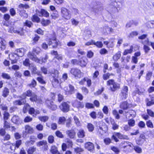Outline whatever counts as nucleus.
Segmentation results:
<instances>
[{
    "label": "nucleus",
    "mask_w": 154,
    "mask_h": 154,
    "mask_svg": "<svg viewBox=\"0 0 154 154\" xmlns=\"http://www.w3.org/2000/svg\"><path fill=\"white\" fill-rule=\"evenodd\" d=\"M128 89L127 86H124L122 88L119 94V96L122 100H125L127 98L128 94Z\"/></svg>",
    "instance_id": "8"
},
{
    "label": "nucleus",
    "mask_w": 154,
    "mask_h": 154,
    "mask_svg": "<svg viewBox=\"0 0 154 154\" xmlns=\"http://www.w3.org/2000/svg\"><path fill=\"white\" fill-rule=\"evenodd\" d=\"M60 109L64 112H67L69 110V106L67 102H63L60 106Z\"/></svg>",
    "instance_id": "16"
},
{
    "label": "nucleus",
    "mask_w": 154,
    "mask_h": 154,
    "mask_svg": "<svg viewBox=\"0 0 154 154\" xmlns=\"http://www.w3.org/2000/svg\"><path fill=\"white\" fill-rule=\"evenodd\" d=\"M134 149L138 153H140L142 152V149L139 146H134Z\"/></svg>",
    "instance_id": "57"
},
{
    "label": "nucleus",
    "mask_w": 154,
    "mask_h": 154,
    "mask_svg": "<svg viewBox=\"0 0 154 154\" xmlns=\"http://www.w3.org/2000/svg\"><path fill=\"white\" fill-rule=\"evenodd\" d=\"M138 34V33L137 32L134 31L132 32H131L128 36L129 38H132L134 36H136Z\"/></svg>",
    "instance_id": "62"
},
{
    "label": "nucleus",
    "mask_w": 154,
    "mask_h": 154,
    "mask_svg": "<svg viewBox=\"0 0 154 154\" xmlns=\"http://www.w3.org/2000/svg\"><path fill=\"white\" fill-rule=\"evenodd\" d=\"M87 128L89 132H91L93 131L94 129V126L91 123H88L87 125Z\"/></svg>",
    "instance_id": "45"
},
{
    "label": "nucleus",
    "mask_w": 154,
    "mask_h": 154,
    "mask_svg": "<svg viewBox=\"0 0 154 154\" xmlns=\"http://www.w3.org/2000/svg\"><path fill=\"white\" fill-rule=\"evenodd\" d=\"M112 75V74H110L109 73H107L106 74H105L103 75V79L104 80H106L108 79L109 76L111 75Z\"/></svg>",
    "instance_id": "59"
},
{
    "label": "nucleus",
    "mask_w": 154,
    "mask_h": 154,
    "mask_svg": "<svg viewBox=\"0 0 154 154\" xmlns=\"http://www.w3.org/2000/svg\"><path fill=\"white\" fill-rule=\"evenodd\" d=\"M107 85L109 86L110 90L112 92H115L120 88V84L112 79H109L107 82Z\"/></svg>",
    "instance_id": "2"
},
{
    "label": "nucleus",
    "mask_w": 154,
    "mask_h": 154,
    "mask_svg": "<svg viewBox=\"0 0 154 154\" xmlns=\"http://www.w3.org/2000/svg\"><path fill=\"white\" fill-rule=\"evenodd\" d=\"M29 8V5L27 4H20L18 6V10L19 12L20 16L23 18H27L28 16L24 8L27 9Z\"/></svg>",
    "instance_id": "3"
},
{
    "label": "nucleus",
    "mask_w": 154,
    "mask_h": 154,
    "mask_svg": "<svg viewBox=\"0 0 154 154\" xmlns=\"http://www.w3.org/2000/svg\"><path fill=\"white\" fill-rule=\"evenodd\" d=\"M9 57L10 58V60H11L12 58H19V57L17 56L16 52H15L14 53H12L11 54H9Z\"/></svg>",
    "instance_id": "55"
},
{
    "label": "nucleus",
    "mask_w": 154,
    "mask_h": 154,
    "mask_svg": "<svg viewBox=\"0 0 154 154\" xmlns=\"http://www.w3.org/2000/svg\"><path fill=\"white\" fill-rule=\"evenodd\" d=\"M94 45L99 48H101L103 46V43L100 41H97L96 42L95 41V43L94 44Z\"/></svg>",
    "instance_id": "52"
},
{
    "label": "nucleus",
    "mask_w": 154,
    "mask_h": 154,
    "mask_svg": "<svg viewBox=\"0 0 154 154\" xmlns=\"http://www.w3.org/2000/svg\"><path fill=\"white\" fill-rule=\"evenodd\" d=\"M8 32L10 33L14 32V33H17L18 34L21 35H23L24 34L23 28H20L18 30H15L14 29V27L12 26L9 27Z\"/></svg>",
    "instance_id": "11"
},
{
    "label": "nucleus",
    "mask_w": 154,
    "mask_h": 154,
    "mask_svg": "<svg viewBox=\"0 0 154 154\" xmlns=\"http://www.w3.org/2000/svg\"><path fill=\"white\" fill-rule=\"evenodd\" d=\"M99 52L101 55H105L108 53V51L105 48H103L100 50Z\"/></svg>",
    "instance_id": "58"
},
{
    "label": "nucleus",
    "mask_w": 154,
    "mask_h": 154,
    "mask_svg": "<svg viewBox=\"0 0 154 154\" xmlns=\"http://www.w3.org/2000/svg\"><path fill=\"white\" fill-rule=\"evenodd\" d=\"M66 121V119L64 117H61L59 118L58 120V123L60 124H62L64 123Z\"/></svg>",
    "instance_id": "54"
},
{
    "label": "nucleus",
    "mask_w": 154,
    "mask_h": 154,
    "mask_svg": "<svg viewBox=\"0 0 154 154\" xmlns=\"http://www.w3.org/2000/svg\"><path fill=\"white\" fill-rule=\"evenodd\" d=\"M29 114L32 115L33 116L35 117L37 114L40 113V112L38 110H35L33 108H30L29 110Z\"/></svg>",
    "instance_id": "26"
},
{
    "label": "nucleus",
    "mask_w": 154,
    "mask_h": 154,
    "mask_svg": "<svg viewBox=\"0 0 154 154\" xmlns=\"http://www.w3.org/2000/svg\"><path fill=\"white\" fill-rule=\"evenodd\" d=\"M128 124L130 127H133L135 125V121L133 119H130L128 121Z\"/></svg>",
    "instance_id": "51"
},
{
    "label": "nucleus",
    "mask_w": 154,
    "mask_h": 154,
    "mask_svg": "<svg viewBox=\"0 0 154 154\" xmlns=\"http://www.w3.org/2000/svg\"><path fill=\"white\" fill-rule=\"evenodd\" d=\"M12 122L17 125L20 124L22 121L20 120L19 117L18 116H14L11 119Z\"/></svg>",
    "instance_id": "24"
},
{
    "label": "nucleus",
    "mask_w": 154,
    "mask_h": 154,
    "mask_svg": "<svg viewBox=\"0 0 154 154\" xmlns=\"http://www.w3.org/2000/svg\"><path fill=\"white\" fill-rule=\"evenodd\" d=\"M50 152L52 154H60L57 148L55 146H52L51 148Z\"/></svg>",
    "instance_id": "33"
},
{
    "label": "nucleus",
    "mask_w": 154,
    "mask_h": 154,
    "mask_svg": "<svg viewBox=\"0 0 154 154\" xmlns=\"http://www.w3.org/2000/svg\"><path fill=\"white\" fill-rule=\"evenodd\" d=\"M15 52L18 57H22L24 55V50L23 48H20L19 49H17V50L15 51Z\"/></svg>",
    "instance_id": "27"
},
{
    "label": "nucleus",
    "mask_w": 154,
    "mask_h": 154,
    "mask_svg": "<svg viewBox=\"0 0 154 154\" xmlns=\"http://www.w3.org/2000/svg\"><path fill=\"white\" fill-rule=\"evenodd\" d=\"M25 131L23 132V135L25 134V135L27 134H32L33 133V129L29 125H27L25 127Z\"/></svg>",
    "instance_id": "22"
},
{
    "label": "nucleus",
    "mask_w": 154,
    "mask_h": 154,
    "mask_svg": "<svg viewBox=\"0 0 154 154\" xmlns=\"http://www.w3.org/2000/svg\"><path fill=\"white\" fill-rule=\"evenodd\" d=\"M112 113L116 119H120V116L116 110L115 109L113 110L112 111Z\"/></svg>",
    "instance_id": "49"
},
{
    "label": "nucleus",
    "mask_w": 154,
    "mask_h": 154,
    "mask_svg": "<svg viewBox=\"0 0 154 154\" xmlns=\"http://www.w3.org/2000/svg\"><path fill=\"white\" fill-rule=\"evenodd\" d=\"M22 143V141L21 140H17L16 142L15 143H13L12 144V146H11L10 149L11 150H13L12 149L13 147H14V149H15L16 147L17 148H18L19 146L21 145Z\"/></svg>",
    "instance_id": "30"
},
{
    "label": "nucleus",
    "mask_w": 154,
    "mask_h": 154,
    "mask_svg": "<svg viewBox=\"0 0 154 154\" xmlns=\"http://www.w3.org/2000/svg\"><path fill=\"white\" fill-rule=\"evenodd\" d=\"M37 15H34L32 17V20L33 22L38 23L40 22V19L37 16Z\"/></svg>",
    "instance_id": "48"
},
{
    "label": "nucleus",
    "mask_w": 154,
    "mask_h": 154,
    "mask_svg": "<svg viewBox=\"0 0 154 154\" xmlns=\"http://www.w3.org/2000/svg\"><path fill=\"white\" fill-rule=\"evenodd\" d=\"M36 14L40 17L44 16L46 17L49 15V13L46 11L42 9L40 10H36Z\"/></svg>",
    "instance_id": "10"
},
{
    "label": "nucleus",
    "mask_w": 154,
    "mask_h": 154,
    "mask_svg": "<svg viewBox=\"0 0 154 154\" xmlns=\"http://www.w3.org/2000/svg\"><path fill=\"white\" fill-rule=\"evenodd\" d=\"M73 106L78 108H83L84 107V105L81 102L79 101H76L73 104Z\"/></svg>",
    "instance_id": "31"
},
{
    "label": "nucleus",
    "mask_w": 154,
    "mask_h": 154,
    "mask_svg": "<svg viewBox=\"0 0 154 154\" xmlns=\"http://www.w3.org/2000/svg\"><path fill=\"white\" fill-rule=\"evenodd\" d=\"M133 24H134L136 26L137 24V22H134L133 20H130L127 23L126 27L127 28H129Z\"/></svg>",
    "instance_id": "43"
},
{
    "label": "nucleus",
    "mask_w": 154,
    "mask_h": 154,
    "mask_svg": "<svg viewBox=\"0 0 154 154\" xmlns=\"http://www.w3.org/2000/svg\"><path fill=\"white\" fill-rule=\"evenodd\" d=\"M36 148L34 147H30L27 150L28 154H32L35 151Z\"/></svg>",
    "instance_id": "53"
},
{
    "label": "nucleus",
    "mask_w": 154,
    "mask_h": 154,
    "mask_svg": "<svg viewBox=\"0 0 154 154\" xmlns=\"http://www.w3.org/2000/svg\"><path fill=\"white\" fill-rule=\"evenodd\" d=\"M147 34H143L139 36L138 38L139 39L142 40V41H143L146 40L147 38H147Z\"/></svg>",
    "instance_id": "61"
},
{
    "label": "nucleus",
    "mask_w": 154,
    "mask_h": 154,
    "mask_svg": "<svg viewBox=\"0 0 154 154\" xmlns=\"http://www.w3.org/2000/svg\"><path fill=\"white\" fill-rule=\"evenodd\" d=\"M66 134L71 139L74 138L75 135V131L73 130H71L66 131Z\"/></svg>",
    "instance_id": "25"
},
{
    "label": "nucleus",
    "mask_w": 154,
    "mask_h": 154,
    "mask_svg": "<svg viewBox=\"0 0 154 154\" xmlns=\"http://www.w3.org/2000/svg\"><path fill=\"white\" fill-rule=\"evenodd\" d=\"M45 103L48 108L53 110H55L57 109V106L55 105L52 101L48 100H46Z\"/></svg>",
    "instance_id": "12"
},
{
    "label": "nucleus",
    "mask_w": 154,
    "mask_h": 154,
    "mask_svg": "<svg viewBox=\"0 0 154 154\" xmlns=\"http://www.w3.org/2000/svg\"><path fill=\"white\" fill-rule=\"evenodd\" d=\"M55 134L57 137L62 138L63 137V136L62 133L59 131H57L55 132Z\"/></svg>",
    "instance_id": "64"
},
{
    "label": "nucleus",
    "mask_w": 154,
    "mask_h": 154,
    "mask_svg": "<svg viewBox=\"0 0 154 154\" xmlns=\"http://www.w3.org/2000/svg\"><path fill=\"white\" fill-rule=\"evenodd\" d=\"M91 10L96 14H100L103 9V8L100 5H98L95 2H94L91 5Z\"/></svg>",
    "instance_id": "5"
},
{
    "label": "nucleus",
    "mask_w": 154,
    "mask_h": 154,
    "mask_svg": "<svg viewBox=\"0 0 154 154\" xmlns=\"http://www.w3.org/2000/svg\"><path fill=\"white\" fill-rule=\"evenodd\" d=\"M85 148L91 152H94V144L90 142L86 143L85 144Z\"/></svg>",
    "instance_id": "19"
},
{
    "label": "nucleus",
    "mask_w": 154,
    "mask_h": 154,
    "mask_svg": "<svg viewBox=\"0 0 154 154\" xmlns=\"http://www.w3.org/2000/svg\"><path fill=\"white\" fill-rule=\"evenodd\" d=\"M129 104L128 102L125 101L120 103V108L125 110L127 109L128 107Z\"/></svg>",
    "instance_id": "29"
},
{
    "label": "nucleus",
    "mask_w": 154,
    "mask_h": 154,
    "mask_svg": "<svg viewBox=\"0 0 154 154\" xmlns=\"http://www.w3.org/2000/svg\"><path fill=\"white\" fill-rule=\"evenodd\" d=\"M30 69L31 72L34 74H37L38 75H40L41 72L37 70L36 66L34 65H32L30 66Z\"/></svg>",
    "instance_id": "21"
},
{
    "label": "nucleus",
    "mask_w": 154,
    "mask_h": 154,
    "mask_svg": "<svg viewBox=\"0 0 154 154\" xmlns=\"http://www.w3.org/2000/svg\"><path fill=\"white\" fill-rule=\"evenodd\" d=\"M4 127L5 128L4 129L11 131H15L16 129L15 127L11 126L10 124L6 121L4 122Z\"/></svg>",
    "instance_id": "20"
},
{
    "label": "nucleus",
    "mask_w": 154,
    "mask_h": 154,
    "mask_svg": "<svg viewBox=\"0 0 154 154\" xmlns=\"http://www.w3.org/2000/svg\"><path fill=\"white\" fill-rule=\"evenodd\" d=\"M61 12L62 17L65 19L69 20L71 17V14L70 12L66 8H62Z\"/></svg>",
    "instance_id": "6"
},
{
    "label": "nucleus",
    "mask_w": 154,
    "mask_h": 154,
    "mask_svg": "<svg viewBox=\"0 0 154 154\" xmlns=\"http://www.w3.org/2000/svg\"><path fill=\"white\" fill-rule=\"evenodd\" d=\"M146 26L148 28H154V20L149 21L146 23Z\"/></svg>",
    "instance_id": "38"
},
{
    "label": "nucleus",
    "mask_w": 154,
    "mask_h": 154,
    "mask_svg": "<svg viewBox=\"0 0 154 154\" xmlns=\"http://www.w3.org/2000/svg\"><path fill=\"white\" fill-rule=\"evenodd\" d=\"M77 135L79 137L82 138L85 136V132L83 130H80L77 134Z\"/></svg>",
    "instance_id": "41"
},
{
    "label": "nucleus",
    "mask_w": 154,
    "mask_h": 154,
    "mask_svg": "<svg viewBox=\"0 0 154 154\" xmlns=\"http://www.w3.org/2000/svg\"><path fill=\"white\" fill-rule=\"evenodd\" d=\"M9 93V89L7 88H5L3 91L2 96L6 97L8 95Z\"/></svg>",
    "instance_id": "35"
},
{
    "label": "nucleus",
    "mask_w": 154,
    "mask_h": 154,
    "mask_svg": "<svg viewBox=\"0 0 154 154\" xmlns=\"http://www.w3.org/2000/svg\"><path fill=\"white\" fill-rule=\"evenodd\" d=\"M24 101L22 100H16L13 102L14 104L15 105H21L24 104Z\"/></svg>",
    "instance_id": "37"
},
{
    "label": "nucleus",
    "mask_w": 154,
    "mask_h": 154,
    "mask_svg": "<svg viewBox=\"0 0 154 154\" xmlns=\"http://www.w3.org/2000/svg\"><path fill=\"white\" fill-rule=\"evenodd\" d=\"M63 89L65 91L66 94H71L74 93V87L71 85H69V88L67 86L65 87Z\"/></svg>",
    "instance_id": "14"
},
{
    "label": "nucleus",
    "mask_w": 154,
    "mask_h": 154,
    "mask_svg": "<svg viewBox=\"0 0 154 154\" xmlns=\"http://www.w3.org/2000/svg\"><path fill=\"white\" fill-rule=\"evenodd\" d=\"M117 3L115 1L112 2L107 8V10L111 14H112L118 12L120 8L117 5Z\"/></svg>",
    "instance_id": "4"
},
{
    "label": "nucleus",
    "mask_w": 154,
    "mask_h": 154,
    "mask_svg": "<svg viewBox=\"0 0 154 154\" xmlns=\"http://www.w3.org/2000/svg\"><path fill=\"white\" fill-rule=\"evenodd\" d=\"M24 24L25 25L29 27H31L33 25L31 21L28 20H26Z\"/></svg>",
    "instance_id": "63"
},
{
    "label": "nucleus",
    "mask_w": 154,
    "mask_h": 154,
    "mask_svg": "<svg viewBox=\"0 0 154 154\" xmlns=\"http://www.w3.org/2000/svg\"><path fill=\"white\" fill-rule=\"evenodd\" d=\"M131 143L128 142L122 141L121 144V147L125 148L128 146H131Z\"/></svg>",
    "instance_id": "36"
},
{
    "label": "nucleus",
    "mask_w": 154,
    "mask_h": 154,
    "mask_svg": "<svg viewBox=\"0 0 154 154\" xmlns=\"http://www.w3.org/2000/svg\"><path fill=\"white\" fill-rule=\"evenodd\" d=\"M51 77H52V83L55 82L57 84L59 83V81L57 79L58 77V72L57 70H54L51 73Z\"/></svg>",
    "instance_id": "7"
},
{
    "label": "nucleus",
    "mask_w": 154,
    "mask_h": 154,
    "mask_svg": "<svg viewBox=\"0 0 154 154\" xmlns=\"http://www.w3.org/2000/svg\"><path fill=\"white\" fill-rule=\"evenodd\" d=\"M48 44L49 45H52L53 47L54 48L57 47L58 45L57 42L55 39H50L48 42Z\"/></svg>",
    "instance_id": "28"
},
{
    "label": "nucleus",
    "mask_w": 154,
    "mask_h": 154,
    "mask_svg": "<svg viewBox=\"0 0 154 154\" xmlns=\"http://www.w3.org/2000/svg\"><path fill=\"white\" fill-rule=\"evenodd\" d=\"M41 23L44 26H47L50 23V21L49 20H45L42 19V20Z\"/></svg>",
    "instance_id": "44"
},
{
    "label": "nucleus",
    "mask_w": 154,
    "mask_h": 154,
    "mask_svg": "<svg viewBox=\"0 0 154 154\" xmlns=\"http://www.w3.org/2000/svg\"><path fill=\"white\" fill-rule=\"evenodd\" d=\"M48 56L47 55H46L45 57L42 58L41 60H40L39 59H38L39 62H37L40 63L41 64H42V63H45L47 62V60L48 59Z\"/></svg>",
    "instance_id": "39"
},
{
    "label": "nucleus",
    "mask_w": 154,
    "mask_h": 154,
    "mask_svg": "<svg viewBox=\"0 0 154 154\" xmlns=\"http://www.w3.org/2000/svg\"><path fill=\"white\" fill-rule=\"evenodd\" d=\"M2 76L3 79L8 80L10 79L11 78L10 75L5 73H2Z\"/></svg>",
    "instance_id": "50"
},
{
    "label": "nucleus",
    "mask_w": 154,
    "mask_h": 154,
    "mask_svg": "<svg viewBox=\"0 0 154 154\" xmlns=\"http://www.w3.org/2000/svg\"><path fill=\"white\" fill-rule=\"evenodd\" d=\"M70 73L74 75L75 77L80 78L82 74L81 70L77 68H72L70 70Z\"/></svg>",
    "instance_id": "9"
},
{
    "label": "nucleus",
    "mask_w": 154,
    "mask_h": 154,
    "mask_svg": "<svg viewBox=\"0 0 154 154\" xmlns=\"http://www.w3.org/2000/svg\"><path fill=\"white\" fill-rule=\"evenodd\" d=\"M5 41L4 39L0 38V46L2 50H4L5 48Z\"/></svg>",
    "instance_id": "32"
},
{
    "label": "nucleus",
    "mask_w": 154,
    "mask_h": 154,
    "mask_svg": "<svg viewBox=\"0 0 154 154\" xmlns=\"http://www.w3.org/2000/svg\"><path fill=\"white\" fill-rule=\"evenodd\" d=\"M86 82L87 84V86L88 87H90L91 86L92 82L90 79L87 77H84L79 82V83L80 85H84L85 82Z\"/></svg>",
    "instance_id": "13"
},
{
    "label": "nucleus",
    "mask_w": 154,
    "mask_h": 154,
    "mask_svg": "<svg viewBox=\"0 0 154 154\" xmlns=\"http://www.w3.org/2000/svg\"><path fill=\"white\" fill-rule=\"evenodd\" d=\"M113 31L112 28L109 27L108 26H105L104 27L103 32L104 33L109 34Z\"/></svg>",
    "instance_id": "34"
},
{
    "label": "nucleus",
    "mask_w": 154,
    "mask_h": 154,
    "mask_svg": "<svg viewBox=\"0 0 154 154\" xmlns=\"http://www.w3.org/2000/svg\"><path fill=\"white\" fill-rule=\"evenodd\" d=\"M41 49L38 47H36L33 48L32 52H29L28 54V57L31 60L35 62H39L38 59L35 54H38L40 52Z\"/></svg>",
    "instance_id": "1"
},
{
    "label": "nucleus",
    "mask_w": 154,
    "mask_h": 154,
    "mask_svg": "<svg viewBox=\"0 0 154 154\" xmlns=\"http://www.w3.org/2000/svg\"><path fill=\"white\" fill-rule=\"evenodd\" d=\"M141 42L142 44L144 45L143 48L145 53H148L150 50V48L148 46L146 45H150L148 38H147L144 41H142Z\"/></svg>",
    "instance_id": "17"
},
{
    "label": "nucleus",
    "mask_w": 154,
    "mask_h": 154,
    "mask_svg": "<svg viewBox=\"0 0 154 154\" xmlns=\"http://www.w3.org/2000/svg\"><path fill=\"white\" fill-rule=\"evenodd\" d=\"M121 56L120 53H118L113 56L112 59L114 60L117 61L120 58Z\"/></svg>",
    "instance_id": "46"
},
{
    "label": "nucleus",
    "mask_w": 154,
    "mask_h": 154,
    "mask_svg": "<svg viewBox=\"0 0 154 154\" xmlns=\"http://www.w3.org/2000/svg\"><path fill=\"white\" fill-rule=\"evenodd\" d=\"M48 141L50 143H52L54 141V137L52 135H50L48 137Z\"/></svg>",
    "instance_id": "56"
},
{
    "label": "nucleus",
    "mask_w": 154,
    "mask_h": 154,
    "mask_svg": "<svg viewBox=\"0 0 154 154\" xmlns=\"http://www.w3.org/2000/svg\"><path fill=\"white\" fill-rule=\"evenodd\" d=\"M29 100L32 102H37L38 103H41L42 101L40 99L37 97V95L34 93H33V94L30 97Z\"/></svg>",
    "instance_id": "23"
},
{
    "label": "nucleus",
    "mask_w": 154,
    "mask_h": 154,
    "mask_svg": "<svg viewBox=\"0 0 154 154\" xmlns=\"http://www.w3.org/2000/svg\"><path fill=\"white\" fill-rule=\"evenodd\" d=\"M36 80L41 84L45 85L46 84V82L44 80L43 77L42 76L37 77Z\"/></svg>",
    "instance_id": "42"
},
{
    "label": "nucleus",
    "mask_w": 154,
    "mask_h": 154,
    "mask_svg": "<svg viewBox=\"0 0 154 154\" xmlns=\"http://www.w3.org/2000/svg\"><path fill=\"white\" fill-rule=\"evenodd\" d=\"M116 136H117L118 138L120 139H125V137H127L125 135H123L122 134L119 133H116Z\"/></svg>",
    "instance_id": "60"
},
{
    "label": "nucleus",
    "mask_w": 154,
    "mask_h": 154,
    "mask_svg": "<svg viewBox=\"0 0 154 154\" xmlns=\"http://www.w3.org/2000/svg\"><path fill=\"white\" fill-rule=\"evenodd\" d=\"M79 65L82 67L86 66L88 63V60L85 57H82L79 59Z\"/></svg>",
    "instance_id": "18"
},
{
    "label": "nucleus",
    "mask_w": 154,
    "mask_h": 154,
    "mask_svg": "<svg viewBox=\"0 0 154 154\" xmlns=\"http://www.w3.org/2000/svg\"><path fill=\"white\" fill-rule=\"evenodd\" d=\"M38 119L42 122H45L48 120L49 117L47 116H42L39 117Z\"/></svg>",
    "instance_id": "47"
},
{
    "label": "nucleus",
    "mask_w": 154,
    "mask_h": 154,
    "mask_svg": "<svg viewBox=\"0 0 154 154\" xmlns=\"http://www.w3.org/2000/svg\"><path fill=\"white\" fill-rule=\"evenodd\" d=\"M146 141V137L143 134H141L139 138L136 140L137 144L141 146Z\"/></svg>",
    "instance_id": "15"
},
{
    "label": "nucleus",
    "mask_w": 154,
    "mask_h": 154,
    "mask_svg": "<svg viewBox=\"0 0 154 154\" xmlns=\"http://www.w3.org/2000/svg\"><path fill=\"white\" fill-rule=\"evenodd\" d=\"M133 47L131 45L129 49L125 50L123 53L124 55H126L128 54H131L133 51Z\"/></svg>",
    "instance_id": "40"
}]
</instances>
